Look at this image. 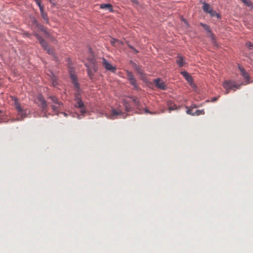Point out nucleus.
I'll use <instances>...</instances> for the list:
<instances>
[{"label":"nucleus","instance_id":"nucleus-5","mask_svg":"<svg viewBox=\"0 0 253 253\" xmlns=\"http://www.w3.org/2000/svg\"><path fill=\"white\" fill-rule=\"evenodd\" d=\"M75 100L76 102V103L75 105V107L76 108H80L81 114L83 115H84V113H85L86 111H85V107L84 106V104L83 102L82 101L79 94L77 93L75 95Z\"/></svg>","mask_w":253,"mask_h":253},{"label":"nucleus","instance_id":"nucleus-11","mask_svg":"<svg viewBox=\"0 0 253 253\" xmlns=\"http://www.w3.org/2000/svg\"><path fill=\"white\" fill-rule=\"evenodd\" d=\"M102 65L107 70L110 71L113 73H115L116 72V67L112 66L106 59L104 58L102 59Z\"/></svg>","mask_w":253,"mask_h":253},{"label":"nucleus","instance_id":"nucleus-19","mask_svg":"<svg viewBox=\"0 0 253 253\" xmlns=\"http://www.w3.org/2000/svg\"><path fill=\"white\" fill-rule=\"evenodd\" d=\"M33 23L35 24L36 27L38 28V29H40L41 31H42L45 34L47 33L46 29L44 28V27L42 25L39 24L35 19H34Z\"/></svg>","mask_w":253,"mask_h":253},{"label":"nucleus","instance_id":"nucleus-27","mask_svg":"<svg viewBox=\"0 0 253 253\" xmlns=\"http://www.w3.org/2000/svg\"><path fill=\"white\" fill-rule=\"evenodd\" d=\"M136 109L137 110V113L138 114H143L144 111V108L142 107L141 104L139 105L138 107H136Z\"/></svg>","mask_w":253,"mask_h":253},{"label":"nucleus","instance_id":"nucleus-34","mask_svg":"<svg viewBox=\"0 0 253 253\" xmlns=\"http://www.w3.org/2000/svg\"><path fill=\"white\" fill-rule=\"evenodd\" d=\"M182 21L184 22V23L186 25H187V26H188V22H187V21H186V20H185V19H183V18H182Z\"/></svg>","mask_w":253,"mask_h":253},{"label":"nucleus","instance_id":"nucleus-10","mask_svg":"<svg viewBox=\"0 0 253 253\" xmlns=\"http://www.w3.org/2000/svg\"><path fill=\"white\" fill-rule=\"evenodd\" d=\"M126 116L127 115L126 114L123 113L121 111H117L115 109H113L109 118L111 119H114L118 117H120L121 118L125 119L126 118Z\"/></svg>","mask_w":253,"mask_h":253},{"label":"nucleus","instance_id":"nucleus-13","mask_svg":"<svg viewBox=\"0 0 253 253\" xmlns=\"http://www.w3.org/2000/svg\"><path fill=\"white\" fill-rule=\"evenodd\" d=\"M203 9L204 11L210 13L211 16H214L215 12L213 11L209 4L204 3Z\"/></svg>","mask_w":253,"mask_h":253},{"label":"nucleus","instance_id":"nucleus-6","mask_svg":"<svg viewBox=\"0 0 253 253\" xmlns=\"http://www.w3.org/2000/svg\"><path fill=\"white\" fill-rule=\"evenodd\" d=\"M35 36L42 47L46 51L47 53L49 54H53V50L48 46L47 42L43 39V38L38 34H36Z\"/></svg>","mask_w":253,"mask_h":253},{"label":"nucleus","instance_id":"nucleus-16","mask_svg":"<svg viewBox=\"0 0 253 253\" xmlns=\"http://www.w3.org/2000/svg\"><path fill=\"white\" fill-rule=\"evenodd\" d=\"M181 74L185 78L186 81L190 84H191L193 82V79L191 76L187 72L183 71L181 72Z\"/></svg>","mask_w":253,"mask_h":253},{"label":"nucleus","instance_id":"nucleus-1","mask_svg":"<svg viewBox=\"0 0 253 253\" xmlns=\"http://www.w3.org/2000/svg\"><path fill=\"white\" fill-rule=\"evenodd\" d=\"M12 101V105L14 107L18 116L20 117L19 120L26 118L29 114L30 111L27 107L21 105L17 98L14 96H10Z\"/></svg>","mask_w":253,"mask_h":253},{"label":"nucleus","instance_id":"nucleus-20","mask_svg":"<svg viewBox=\"0 0 253 253\" xmlns=\"http://www.w3.org/2000/svg\"><path fill=\"white\" fill-rule=\"evenodd\" d=\"M124 106L125 110L127 113H129L133 111V108L130 106L129 104L126 101H124Z\"/></svg>","mask_w":253,"mask_h":253},{"label":"nucleus","instance_id":"nucleus-29","mask_svg":"<svg viewBox=\"0 0 253 253\" xmlns=\"http://www.w3.org/2000/svg\"><path fill=\"white\" fill-rule=\"evenodd\" d=\"M201 25L202 27L204 28L205 30H206L208 32L211 33V31L210 30V28L209 26L205 24H201Z\"/></svg>","mask_w":253,"mask_h":253},{"label":"nucleus","instance_id":"nucleus-31","mask_svg":"<svg viewBox=\"0 0 253 253\" xmlns=\"http://www.w3.org/2000/svg\"><path fill=\"white\" fill-rule=\"evenodd\" d=\"M244 3H245L246 5L249 6L251 4V1L248 0H241Z\"/></svg>","mask_w":253,"mask_h":253},{"label":"nucleus","instance_id":"nucleus-24","mask_svg":"<svg viewBox=\"0 0 253 253\" xmlns=\"http://www.w3.org/2000/svg\"><path fill=\"white\" fill-rule=\"evenodd\" d=\"M132 101H133V102L134 103V104L135 105V108L136 107H138L139 106V105L141 104L140 102H139V100H138V99L137 98H133Z\"/></svg>","mask_w":253,"mask_h":253},{"label":"nucleus","instance_id":"nucleus-12","mask_svg":"<svg viewBox=\"0 0 253 253\" xmlns=\"http://www.w3.org/2000/svg\"><path fill=\"white\" fill-rule=\"evenodd\" d=\"M154 83L156 86L160 89L165 90L167 88L165 83L160 78L156 79L154 80Z\"/></svg>","mask_w":253,"mask_h":253},{"label":"nucleus","instance_id":"nucleus-37","mask_svg":"<svg viewBox=\"0 0 253 253\" xmlns=\"http://www.w3.org/2000/svg\"><path fill=\"white\" fill-rule=\"evenodd\" d=\"M52 84L54 86L57 85L56 81H55V80H53V82H52Z\"/></svg>","mask_w":253,"mask_h":253},{"label":"nucleus","instance_id":"nucleus-22","mask_svg":"<svg viewBox=\"0 0 253 253\" xmlns=\"http://www.w3.org/2000/svg\"><path fill=\"white\" fill-rule=\"evenodd\" d=\"M71 79H72V82H73V84H74L75 86H76V87H77V88L79 89V84L77 82V78L73 75H71Z\"/></svg>","mask_w":253,"mask_h":253},{"label":"nucleus","instance_id":"nucleus-15","mask_svg":"<svg viewBox=\"0 0 253 253\" xmlns=\"http://www.w3.org/2000/svg\"><path fill=\"white\" fill-rule=\"evenodd\" d=\"M176 62L179 67H182L185 64V62L183 57L180 54L177 55Z\"/></svg>","mask_w":253,"mask_h":253},{"label":"nucleus","instance_id":"nucleus-41","mask_svg":"<svg viewBox=\"0 0 253 253\" xmlns=\"http://www.w3.org/2000/svg\"><path fill=\"white\" fill-rule=\"evenodd\" d=\"M216 100H217V98H216V97L212 98V101H215Z\"/></svg>","mask_w":253,"mask_h":253},{"label":"nucleus","instance_id":"nucleus-3","mask_svg":"<svg viewBox=\"0 0 253 253\" xmlns=\"http://www.w3.org/2000/svg\"><path fill=\"white\" fill-rule=\"evenodd\" d=\"M242 84H237L233 81L227 80L225 81L223 83V86L226 90L225 92V94H228L230 90H233L235 91L236 89H240Z\"/></svg>","mask_w":253,"mask_h":253},{"label":"nucleus","instance_id":"nucleus-25","mask_svg":"<svg viewBox=\"0 0 253 253\" xmlns=\"http://www.w3.org/2000/svg\"><path fill=\"white\" fill-rule=\"evenodd\" d=\"M186 108L187 109L186 113L187 114L194 116V113L193 112V109L191 107L186 106Z\"/></svg>","mask_w":253,"mask_h":253},{"label":"nucleus","instance_id":"nucleus-2","mask_svg":"<svg viewBox=\"0 0 253 253\" xmlns=\"http://www.w3.org/2000/svg\"><path fill=\"white\" fill-rule=\"evenodd\" d=\"M89 62L85 64L87 67V74L90 79L93 77L94 73L98 70L97 65L93 56L88 58Z\"/></svg>","mask_w":253,"mask_h":253},{"label":"nucleus","instance_id":"nucleus-28","mask_svg":"<svg viewBox=\"0 0 253 253\" xmlns=\"http://www.w3.org/2000/svg\"><path fill=\"white\" fill-rule=\"evenodd\" d=\"M36 4L39 6L40 11L41 10V7H42V10L44 9V6L41 3V0H35Z\"/></svg>","mask_w":253,"mask_h":253},{"label":"nucleus","instance_id":"nucleus-30","mask_svg":"<svg viewBox=\"0 0 253 253\" xmlns=\"http://www.w3.org/2000/svg\"><path fill=\"white\" fill-rule=\"evenodd\" d=\"M144 112L146 114H150L151 115L156 114V112H153L150 111L147 108L144 109L143 113Z\"/></svg>","mask_w":253,"mask_h":253},{"label":"nucleus","instance_id":"nucleus-7","mask_svg":"<svg viewBox=\"0 0 253 253\" xmlns=\"http://www.w3.org/2000/svg\"><path fill=\"white\" fill-rule=\"evenodd\" d=\"M127 79L129 82V84L133 86L134 89H137L138 85H137V82L135 79L133 74L131 72L128 70L126 71Z\"/></svg>","mask_w":253,"mask_h":253},{"label":"nucleus","instance_id":"nucleus-43","mask_svg":"<svg viewBox=\"0 0 253 253\" xmlns=\"http://www.w3.org/2000/svg\"><path fill=\"white\" fill-rule=\"evenodd\" d=\"M61 113L63 114L65 116H67V114L66 113L62 112Z\"/></svg>","mask_w":253,"mask_h":253},{"label":"nucleus","instance_id":"nucleus-18","mask_svg":"<svg viewBox=\"0 0 253 253\" xmlns=\"http://www.w3.org/2000/svg\"><path fill=\"white\" fill-rule=\"evenodd\" d=\"M111 44L114 46H117L123 44V42L119 40L112 38L110 40Z\"/></svg>","mask_w":253,"mask_h":253},{"label":"nucleus","instance_id":"nucleus-33","mask_svg":"<svg viewBox=\"0 0 253 253\" xmlns=\"http://www.w3.org/2000/svg\"><path fill=\"white\" fill-rule=\"evenodd\" d=\"M190 107H191L192 109H193L194 108H198V106H197L196 104H192Z\"/></svg>","mask_w":253,"mask_h":253},{"label":"nucleus","instance_id":"nucleus-44","mask_svg":"<svg viewBox=\"0 0 253 253\" xmlns=\"http://www.w3.org/2000/svg\"><path fill=\"white\" fill-rule=\"evenodd\" d=\"M49 0V1H50L51 3H52V1H53V0Z\"/></svg>","mask_w":253,"mask_h":253},{"label":"nucleus","instance_id":"nucleus-17","mask_svg":"<svg viewBox=\"0 0 253 253\" xmlns=\"http://www.w3.org/2000/svg\"><path fill=\"white\" fill-rule=\"evenodd\" d=\"M100 7L101 9H106L109 10V12H113V6L111 4L109 3H102L100 5Z\"/></svg>","mask_w":253,"mask_h":253},{"label":"nucleus","instance_id":"nucleus-23","mask_svg":"<svg viewBox=\"0 0 253 253\" xmlns=\"http://www.w3.org/2000/svg\"><path fill=\"white\" fill-rule=\"evenodd\" d=\"M169 111L174 110L176 109V105L174 104L171 101H169L168 103Z\"/></svg>","mask_w":253,"mask_h":253},{"label":"nucleus","instance_id":"nucleus-4","mask_svg":"<svg viewBox=\"0 0 253 253\" xmlns=\"http://www.w3.org/2000/svg\"><path fill=\"white\" fill-rule=\"evenodd\" d=\"M49 98L51 100L52 103L55 104V105H52L51 106L53 111L56 114L58 115L60 106L63 105L62 102L59 101L58 98L55 96H50L49 97Z\"/></svg>","mask_w":253,"mask_h":253},{"label":"nucleus","instance_id":"nucleus-36","mask_svg":"<svg viewBox=\"0 0 253 253\" xmlns=\"http://www.w3.org/2000/svg\"><path fill=\"white\" fill-rule=\"evenodd\" d=\"M138 73L141 75H143V72H142V70L141 69H140L139 71H138Z\"/></svg>","mask_w":253,"mask_h":253},{"label":"nucleus","instance_id":"nucleus-21","mask_svg":"<svg viewBox=\"0 0 253 253\" xmlns=\"http://www.w3.org/2000/svg\"><path fill=\"white\" fill-rule=\"evenodd\" d=\"M40 11L41 15L43 20L45 21L46 23H48L49 19L47 13L44 12L43 10H42V7H41V10Z\"/></svg>","mask_w":253,"mask_h":253},{"label":"nucleus","instance_id":"nucleus-8","mask_svg":"<svg viewBox=\"0 0 253 253\" xmlns=\"http://www.w3.org/2000/svg\"><path fill=\"white\" fill-rule=\"evenodd\" d=\"M127 79L129 82V84L133 86L134 89H137L138 85H137V82L135 79L133 74L131 72L128 70L126 71Z\"/></svg>","mask_w":253,"mask_h":253},{"label":"nucleus","instance_id":"nucleus-32","mask_svg":"<svg viewBox=\"0 0 253 253\" xmlns=\"http://www.w3.org/2000/svg\"><path fill=\"white\" fill-rule=\"evenodd\" d=\"M246 45L249 49H252L253 48V44H252L251 42H247Z\"/></svg>","mask_w":253,"mask_h":253},{"label":"nucleus","instance_id":"nucleus-35","mask_svg":"<svg viewBox=\"0 0 253 253\" xmlns=\"http://www.w3.org/2000/svg\"><path fill=\"white\" fill-rule=\"evenodd\" d=\"M138 73L141 75H143V72H142V70L141 69H140L139 71H138Z\"/></svg>","mask_w":253,"mask_h":253},{"label":"nucleus","instance_id":"nucleus-38","mask_svg":"<svg viewBox=\"0 0 253 253\" xmlns=\"http://www.w3.org/2000/svg\"><path fill=\"white\" fill-rule=\"evenodd\" d=\"M140 69H141L139 66H137L135 68V70L137 71V72L139 71Z\"/></svg>","mask_w":253,"mask_h":253},{"label":"nucleus","instance_id":"nucleus-14","mask_svg":"<svg viewBox=\"0 0 253 253\" xmlns=\"http://www.w3.org/2000/svg\"><path fill=\"white\" fill-rule=\"evenodd\" d=\"M39 101L41 104V107L43 111H46L47 104L43 97L41 95L38 97Z\"/></svg>","mask_w":253,"mask_h":253},{"label":"nucleus","instance_id":"nucleus-40","mask_svg":"<svg viewBox=\"0 0 253 253\" xmlns=\"http://www.w3.org/2000/svg\"><path fill=\"white\" fill-rule=\"evenodd\" d=\"M132 65H133V67L135 69V68L136 67H137L138 66L135 63H132Z\"/></svg>","mask_w":253,"mask_h":253},{"label":"nucleus","instance_id":"nucleus-42","mask_svg":"<svg viewBox=\"0 0 253 253\" xmlns=\"http://www.w3.org/2000/svg\"><path fill=\"white\" fill-rule=\"evenodd\" d=\"M132 2H134V3H137V0H131Z\"/></svg>","mask_w":253,"mask_h":253},{"label":"nucleus","instance_id":"nucleus-39","mask_svg":"<svg viewBox=\"0 0 253 253\" xmlns=\"http://www.w3.org/2000/svg\"><path fill=\"white\" fill-rule=\"evenodd\" d=\"M140 69H141L139 66H137L135 68V70L137 71V72L139 71Z\"/></svg>","mask_w":253,"mask_h":253},{"label":"nucleus","instance_id":"nucleus-9","mask_svg":"<svg viewBox=\"0 0 253 253\" xmlns=\"http://www.w3.org/2000/svg\"><path fill=\"white\" fill-rule=\"evenodd\" d=\"M238 68L240 71L241 75L243 77L244 79L245 80V83H242V84H241L246 85L250 84L251 82L250 81V78L248 73L245 71V70L243 67L239 65Z\"/></svg>","mask_w":253,"mask_h":253},{"label":"nucleus","instance_id":"nucleus-45","mask_svg":"<svg viewBox=\"0 0 253 253\" xmlns=\"http://www.w3.org/2000/svg\"><path fill=\"white\" fill-rule=\"evenodd\" d=\"M211 37H212V39H213V36H212V34H211Z\"/></svg>","mask_w":253,"mask_h":253},{"label":"nucleus","instance_id":"nucleus-26","mask_svg":"<svg viewBox=\"0 0 253 253\" xmlns=\"http://www.w3.org/2000/svg\"><path fill=\"white\" fill-rule=\"evenodd\" d=\"M205 114L204 110H197L194 112V116H199Z\"/></svg>","mask_w":253,"mask_h":253}]
</instances>
